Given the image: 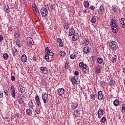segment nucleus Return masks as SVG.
<instances>
[{
	"label": "nucleus",
	"instance_id": "obj_1",
	"mask_svg": "<svg viewBox=\"0 0 125 125\" xmlns=\"http://www.w3.org/2000/svg\"><path fill=\"white\" fill-rule=\"evenodd\" d=\"M118 22L115 20V19L111 20L110 21V26L112 28V30L113 33H118L119 27H118Z\"/></svg>",
	"mask_w": 125,
	"mask_h": 125
},
{
	"label": "nucleus",
	"instance_id": "obj_2",
	"mask_svg": "<svg viewBox=\"0 0 125 125\" xmlns=\"http://www.w3.org/2000/svg\"><path fill=\"white\" fill-rule=\"evenodd\" d=\"M109 46H110V48L112 50H116L118 49V44L116 42L113 41H110Z\"/></svg>",
	"mask_w": 125,
	"mask_h": 125
},
{
	"label": "nucleus",
	"instance_id": "obj_3",
	"mask_svg": "<svg viewBox=\"0 0 125 125\" xmlns=\"http://www.w3.org/2000/svg\"><path fill=\"white\" fill-rule=\"evenodd\" d=\"M40 12L42 16H43V17H45L46 16H47V14H48V12L47 11V10L44 7H42L41 9Z\"/></svg>",
	"mask_w": 125,
	"mask_h": 125
},
{
	"label": "nucleus",
	"instance_id": "obj_4",
	"mask_svg": "<svg viewBox=\"0 0 125 125\" xmlns=\"http://www.w3.org/2000/svg\"><path fill=\"white\" fill-rule=\"evenodd\" d=\"M42 98L43 103H46V101L48 99V95L46 93H43L42 95Z\"/></svg>",
	"mask_w": 125,
	"mask_h": 125
},
{
	"label": "nucleus",
	"instance_id": "obj_5",
	"mask_svg": "<svg viewBox=\"0 0 125 125\" xmlns=\"http://www.w3.org/2000/svg\"><path fill=\"white\" fill-rule=\"evenodd\" d=\"M45 52L47 53V55H49V56H53V55H54V53L51 52V50L49 49V48L47 46L45 48Z\"/></svg>",
	"mask_w": 125,
	"mask_h": 125
},
{
	"label": "nucleus",
	"instance_id": "obj_6",
	"mask_svg": "<svg viewBox=\"0 0 125 125\" xmlns=\"http://www.w3.org/2000/svg\"><path fill=\"white\" fill-rule=\"evenodd\" d=\"M82 44V45H83V46H85V45H88V44H89V40H88V39H85L83 40Z\"/></svg>",
	"mask_w": 125,
	"mask_h": 125
},
{
	"label": "nucleus",
	"instance_id": "obj_7",
	"mask_svg": "<svg viewBox=\"0 0 125 125\" xmlns=\"http://www.w3.org/2000/svg\"><path fill=\"white\" fill-rule=\"evenodd\" d=\"M35 101L38 106H41V105H42V103H41V100L40 99V97H39V95L36 96Z\"/></svg>",
	"mask_w": 125,
	"mask_h": 125
},
{
	"label": "nucleus",
	"instance_id": "obj_8",
	"mask_svg": "<svg viewBox=\"0 0 125 125\" xmlns=\"http://www.w3.org/2000/svg\"><path fill=\"white\" fill-rule=\"evenodd\" d=\"M40 70L42 71V74L44 75H46L47 74L48 70H47V68L44 66H42L40 67Z\"/></svg>",
	"mask_w": 125,
	"mask_h": 125
},
{
	"label": "nucleus",
	"instance_id": "obj_9",
	"mask_svg": "<svg viewBox=\"0 0 125 125\" xmlns=\"http://www.w3.org/2000/svg\"><path fill=\"white\" fill-rule=\"evenodd\" d=\"M99 14H103L104 11H105V7L104 6L101 5L99 7V10L98 11Z\"/></svg>",
	"mask_w": 125,
	"mask_h": 125
},
{
	"label": "nucleus",
	"instance_id": "obj_10",
	"mask_svg": "<svg viewBox=\"0 0 125 125\" xmlns=\"http://www.w3.org/2000/svg\"><path fill=\"white\" fill-rule=\"evenodd\" d=\"M73 35V36L72 37V40L74 42H76V41H77L79 38H80V36H79V34H78L77 33H75Z\"/></svg>",
	"mask_w": 125,
	"mask_h": 125
},
{
	"label": "nucleus",
	"instance_id": "obj_11",
	"mask_svg": "<svg viewBox=\"0 0 125 125\" xmlns=\"http://www.w3.org/2000/svg\"><path fill=\"white\" fill-rule=\"evenodd\" d=\"M19 91L21 92V93H23L25 91V87L24 86L22 85H20L18 87Z\"/></svg>",
	"mask_w": 125,
	"mask_h": 125
},
{
	"label": "nucleus",
	"instance_id": "obj_12",
	"mask_svg": "<svg viewBox=\"0 0 125 125\" xmlns=\"http://www.w3.org/2000/svg\"><path fill=\"white\" fill-rule=\"evenodd\" d=\"M103 116V109H102V108H100L98 110V118L100 119V118H102Z\"/></svg>",
	"mask_w": 125,
	"mask_h": 125
},
{
	"label": "nucleus",
	"instance_id": "obj_13",
	"mask_svg": "<svg viewBox=\"0 0 125 125\" xmlns=\"http://www.w3.org/2000/svg\"><path fill=\"white\" fill-rule=\"evenodd\" d=\"M71 82L72 83V84H73V85H75V84H77V83H80V81H77V80H76V78H75L74 77H72L71 79Z\"/></svg>",
	"mask_w": 125,
	"mask_h": 125
},
{
	"label": "nucleus",
	"instance_id": "obj_14",
	"mask_svg": "<svg viewBox=\"0 0 125 125\" xmlns=\"http://www.w3.org/2000/svg\"><path fill=\"white\" fill-rule=\"evenodd\" d=\"M83 52L85 54H88V53L90 52V49L89 47H88V46H86L83 48Z\"/></svg>",
	"mask_w": 125,
	"mask_h": 125
},
{
	"label": "nucleus",
	"instance_id": "obj_15",
	"mask_svg": "<svg viewBox=\"0 0 125 125\" xmlns=\"http://www.w3.org/2000/svg\"><path fill=\"white\" fill-rule=\"evenodd\" d=\"M57 91L60 95V96H62V95H63L65 92V90H64L63 88H60L57 89Z\"/></svg>",
	"mask_w": 125,
	"mask_h": 125
},
{
	"label": "nucleus",
	"instance_id": "obj_16",
	"mask_svg": "<svg viewBox=\"0 0 125 125\" xmlns=\"http://www.w3.org/2000/svg\"><path fill=\"white\" fill-rule=\"evenodd\" d=\"M80 114V111H79V110L76 109L74 111L73 116V117H75V118H78V117H79Z\"/></svg>",
	"mask_w": 125,
	"mask_h": 125
},
{
	"label": "nucleus",
	"instance_id": "obj_17",
	"mask_svg": "<svg viewBox=\"0 0 125 125\" xmlns=\"http://www.w3.org/2000/svg\"><path fill=\"white\" fill-rule=\"evenodd\" d=\"M4 10L6 13H9L10 12V9H9V7H8V5H4L3 6Z\"/></svg>",
	"mask_w": 125,
	"mask_h": 125
},
{
	"label": "nucleus",
	"instance_id": "obj_18",
	"mask_svg": "<svg viewBox=\"0 0 125 125\" xmlns=\"http://www.w3.org/2000/svg\"><path fill=\"white\" fill-rule=\"evenodd\" d=\"M76 33L75 32V29L73 28H70L69 29V37H71L72 35H74Z\"/></svg>",
	"mask_w": 125,
	"mask_h": 125
},
{
	"label": "nucleus",
	"instance_id": "obj_19",
	"mask_svg": "<svg viewBox=\"0 0 125 125\" xmlns=\"http://www.w3.org/2000/svg\"><path fill=\"white\" fill-rule=\"evenodd\" d=\"M98 99H99V100H103V94H102V92L101 91H99L98 92Z\"/></svg>",
	"mask_w": 125,
	"mask_h": 125
},
{
	"label": "nucleus",
	"instance_id": "obj_20",
	"mask_svg": "<svg viewBox=\"0 0 125 125\" xmlns=\"http://www.w3.org/2000/svg\"><path fill=\"white\" fill-rule=\"evenodd\" d=\"M4 93H5V96L7 99L10 97V93L9 92L7 89H5L4 91Z\"/></svg>",
	"mask_w": 125,
	"mask_h": 125
},
{
	"label": "nucleus",
	"instance_id": "obj_21",
	"mask_svg": "<svg viewBox=\"0 0 125 125\" xmlns=\"http://www.w3.org/2000/svg\"><path fill=\"white\" fill-rule=\"evenodd\" d=\"M78 106H79L78 103H72L71 104V108H72V109H73V110H75L77 108V107H78Z\"/></svg>",
	"mask_w": 125,
	"mask_h": 125
},
{
	"label": "nucleus",
	"instance_id": "obj_22",
	"mask_svg": "<svg viewBox=\"0 0 125 125\" xmlns=\"http://www.w3.org/2000/svg\"><path fill=\"white\" fill-rule=\"evenodd\" d=\"M109 84L111 86H114L116 84V81L114 80V78H112L110 79V81L109 82Z\"/></svg>",
	"mask_w": 125,
	"mask_h": 125
},
{
	"label": "nucleus",
	"instance_id": "obj_23",
	"mask_svg": "<svg viewBox=\"0 0 125 125\" xmlns=\"http://www.w3.org/2000/svg\"><path fill=\"white\" fill-rule=\"evenodd\" d=\"M121 24L122 25V27L124 29H125V18H122L120 21Z\"/></svg>",
	"mask_w": 125,
	"mask_h": 125
},
{
	"label": "nucleus",
	"instance_id": "obj_24",
	"mask_svg": "<svg viewBox=\"0 0 125 125\" xmlns=\"http://www.w3.org/2000/svg\"><path fill=\"white\" fill-rule=\"evenodd\" d=\"M21 60L23 63L27 61V56L26 55L23 54L21 56Z\"/></svg>",
	"mask_w": 125,
	"mask_h": 125
},
{
	"label": "nucleus",
	"instance_id": "obj_25",
	"mask_svg": "<svg viewBox=\"0 0 125 125\" xmlns=\"http://www.w3.org/2000/svg\"><path fill=\"white\" fill-rule=\"evenodd\" d=\"M26 112L27 115H28V116H29L30 117H31L32 115H33V112H32V110H31V109L30 108L26 109Z\"/></svg>",
	"mask_w": 125,
	"mask_h": 125
},
{
	"label": "nucleus",
	"instance_id": "obj_26",
	"mask_svg": "<svg viewBox=\"0 0 125 125\" xmlns=\"http://www.w3.org/2000/svg\"><path fill=\"white\" fill-rule=\"evenodd\" d=\"M87 65L84 64V66L82 68V71L84 73H87L88 72V69H87Z\"/></svg>",
	"mask_w": 125,
	"mask_h": 125
},
{
	"label": "nucleus",
	"instance_id": "obj_27",
	"mask_svg": "<svg viewBox=\"0 0 125 125\" xmlns=\"http://www.w3.org/2000/svg\"><path fill=\"white\" fill-rule=\"evenodd\" d=\"M63 26L64 29H65V30H68V29L70 28V25H69V23L67 22L64 23Z\"/></svg>",
	"mask_w": 125,
	"mask_h": 125
},
{
	"label": "nucleus",
	"instance_id": "obj_28",
	"mask_svg": "<svg viewBox=\"0 0 125 125\" xmlns=\"http://www.w3.org/2000/svg\"><path fill=\"white\" fill-rule=\"evenodd\" d=\"M60 57L63 58L66 56V53L64 51H62L60 52Z\"/></svg>",
	"mask_w": 125,
	"mask_h": 125
},
{
	"label": "nucleus",
	"instance_id": "obj_29",
	"mask_svg": "<svg viewBox=\"0 0 125 125\" xmlns=\"http://www.w3.org/2000/svg\"><path fill=\"white\" fill-rule=\"evenodd\" d=\"M111 60L112 63H116L117 62V56L114 55L113 57H112Z\"/></svg>",
	"mask_w": 125,
	"mask_h": 125
},
{
	"label": "nucleus",
	"instance_id": "obj_30",
	"mask_svg": "<svg viewBox=\"0 0 125 125\" xmlns=\"http://www.w3.org/2000/svg\"><path fill=\"white\" fill-rule=\"evenodd\" d=\"M70 57L71 59H75V58L77 57V53L74 52L71 55H70Z\"/></svg>",
	"mask_w": 125,
	"mask_h": 125
},
{
	"label": "nucleus",
	"instance_id": "obj_31",
	"mask_svg": "<svg viewBox=\"0 0 125 125\" xmlns=\"http://www.w3.org/2000/svg\"><path fill=\"white\" fill-rule=\"evenodd\" d=\"M13 56H16L17 55V49L15 47L13 48Z\"/></svg>",
	"mask_w": 125,
	"mask_h": 125
},
{
	"label": "nucleus",
	"instance_id": "obj_32",
	"mask_svg": "<svg viewBox=\"0 0 125 125\" xmlns=\"http://www.w3.org/2000/svg\"><path fill=\"white\" fill-rule=\"evenodd\" d=\"M112 11L114 13L118 11V8H117V5H112Z\"/></svg>",
	"mask_w": 125,
	"mask_h": 125
},
{
	"label": "nucleus",
	"instance_id": "obj_33",
	"mask_svg": "<svg viewBox=\"0 0 125 125\" xmlns=\"http://www.w3.org/2000/svg\"><path fill=\"white\" fill-rule=\"evenodd\" d=\"M119 104H120V101L118 100H115L113 102V104L114 105V106H115V107H117V106H119Z\"/></svg>",
	"mask_w": 125,
	"mask_h": 125
},
{
	"label": "nucleus",
	"instance_id": "obj_34",
	"mask_svg": "<svg viewBox=\"0 0 125 125\" xmlns=\"http://www.w3.org/2000/svg\"><path fill=\"white\" fill-rule=\"evenodd\" d=\"M91 23L96 22V17L95 16H93L91 19Z\"/></svg>",
	"mask_w": 125,
	"mask_h": 125
},
{
	"label": "nucleus",
	"instance_id": "obj_35",
	"mask_svg": "<svg viewBox=\"0 0 125 125\" xmlns=\"http://www.w3.org/2000/svg\"><path fill=\"white\" fill-rule=\"evenodd\" d=\"M97 62L99 64H102V63H103V59L98 58L97 59Z\"/></svg>",
	"mask_w": 125,
	"mask_h": 125
},
{
	"label": "nucleus",
	"instance_id": "obj_36",
	"mask_svg": "<svg viewBox=\"0 0 125 125\" xmlns=\"http://www.w3.org/2000/svg\"><path fill=\"white\" fill-rule=\"evenodd\" d=\"M27 43L28 44V45H32V44H33V39H30L29 41L27 42Z\"/></svg>",
	"mask_w": 125,
	"mask_h": 125
},
{
	"label": "nucleus",
	"instance_id": "obj_37",
	"mask_svg": "<svg viewBox=\"0 0 125 125\" xmlns=\"http://www.w3.org/2000/svg\"><path fill=\"white\" fill-rule=\"evenodd\" d=\"M11 96L13 98H15V96H16V93H15V91H11Z\"/></svg>",
	"mask_w": 125,
	"mask_h": 125
},
{
	"label": "nucleus",
	"instance_id": "obj_38",
	"mask_svg": "<svg viewBox=\"0 0 125 125\" xmlns=\"http://www.w3.org/2000/svg\"><path fill=\"white\" fill-rule=\"evenodd\" d=\"M8 54H7V53H5L3 55V58L4 59H8Z\"/></svg>",
	"mask_w": 125,
	"mask_h": 125
},
{
	"label": "nucleus",
	"instance_id": "obj_39",
	"mask_svg": "<svg viewBox=\"0 0 125 125\" xmlns=\"http://www.w3.org/2000/svg\"><path fill=\"white\" fill-rule=\"evenodd\" d=\"M51 8H52V10L55 11V10H56V5H55V4H52L51 5Z\"/></svg>",
	"mask_w": 125,
	"mask_h": 125
},
{
	"label": "nucleus",
	"instance_id": "obj_40",
	"mask_svg": "<svg viewBox=\"0 0 125 125\" xmlns=\"http://www.w3.org/2000/svg\"><path fill=\"white\" fill-rule=\"evenodd\" d=\"M28 106L29 108H31V109H32V108L34 107V103H33V102L29 103L28 104Z\"/></svg>",
	"mask_w": 125,
	"mask_h": 125
},
{
	"label": "nucleus",
	"instance_id": "obj_41",
	"mask_svg": "<svg viewBox=\"0 0 125 125\" xmlns=\"http://www.w3.org/2000/svg\"><path fill=\"white\" fill-rule=\"evenodd\" d=\"M83 5L85 7H87V6H89V3L87 1H84L83 2Z\"/></svg>",
	"mask_w": 125,
	"mask_h": 125
},
{
	"label": "nucleus",
	"instance_id": "obj_42",
	"mask_svg": "<svg viewBox=\"0 0 125 125\" xmlns=\"http://www.w3.org/2000/svg\"><path fill=\"white\" fill-rule=\"evenodd\" d=\"M121 111L122 113H125V104H123V106H122Z\"/></svg>",
	"mask_w": 125,
	"mask_h": 125
},
{
	"label": "nucleus",
	"instance_id": "obj_43",
	"mask_svg": "<svg viewBox=\"0 0 125 125\" xmlns=\"http://www.w3.org/2000/svg\"><path fill=\"white\" fill-rule=\"evenodd\" d=\"M101 123H102L103 124H104V123H105V122H106V117H103L101 120Z\"/></svg>",
	"mask_w": 125,
	"mask_h": 125
},
{
	"label": "nucleus",
	"instance_id": "obj_44",
	"mask_svg": "<svg viewBox=\"0 0 125 125\" xmlns=\"http://www.w3.org/2000/svg\"><path fill=\"white\" fill-rule=\"evenodd\" d=\"M90 97H91V99H92V100H95V94H91Z\"/></svg>",
	"mask_w": 125,
	"mask_h": 125
},
{
	"label": "nucleus",
	"instance_id": "obj_45",
	"mask_svg": "<svg viewBox=\"0 0 125 125\" xmlns=\"http://www.w3.org/2000/svg\"><path fill=\"white\" fill-rule=\"evenodd\" d=\"M35 112L37 113L38 115H40V114H41V109H40V108H37L35 110Z\"/></svg>",
	"mask_w": 125,
	"mask_h": 125
},
{
	"label": "nucleus",
	"instance_id": "obj_46",
	"mask_svg": "<svg viewBox=\"0 0 125 125\" xmlns=\"http://www.w3.org/2000/svg\"><path fill=\"white\" fill-rule=\"evenodd\" d=\"M64 68H65V69H66V70H67V69H68V68H69V64H68L67 62H66L65 63Z\"/></svg>",
	"mask_w": 125,
	"mask_h": 125
},
{
	"label": "nucleus",
	"instance_id": "obj_47",
	"mask_svg": "<svg viewBox=\"0 0 125 125\" xmlns=\"http://www.w3.org/2000/svg\"><path fill=\"white\" fill-rule=\"evenodd\" d=\"M84 66V63L83 62H80L79 63V67L80 68H83Z\"/></svg>",
	"mask_w": 125,
	"mask_h": 125
},
{
	"label": "nucleus",
	"instance_id": "obj_48",
	"mask_svg": "<svg viewBox=\"0 0 125 125\" xmlns=\"http://www.w3.org/2000/svg\"><path fill=\"white\" fill-rule=\"evenodd\" d=\"M16 45H17L18 47H21L23 44H22V42H21L20 43H16Z\"/></svg>",
	"mask_w": 125,
	"mask_h": 125
},
{
	"label": "nucleus",
	"instance_id": "obj_49",
	"mask_svg": "<svg viewBox=\"0 0 125 125\" xmlns=\"http://www.w3.org/2000/svg\"><path fill=\"white\" fill-rule=\"evenodd\" d=\"M100 84L102 86H104L105 85V82L104 81H100Z\"/></svg>",
	"mask_w": 125,
	"mask_h": 125
},
{
	"label": "nucleus",
	"instance_id": "obj_50",
	"mask_svg": "<svg viewBox=\"0 0 125 125\" xmlns=\"http://www.w3.org/2000/svg\"><path fill=\"white\" fill-rule=\"evenodd\" d=\"M35 11H36V16H40V11H39V10L37 9V10H35Z\"/></svg>",
	"mask_w": 125,
	"mask_h": 125
},
{
	"label": "nucleus",
	"instance_id": "obj_51",
	"mask_svg": "<svg viewBox=\"0 0 125 125\" xmlns=\"http://www.w3.org/2000/svg\"><path fill=\"white\" fill-rule=\"evenodd\" d=\"M96 74H100V68H96Z\"/></svg>",
	"mask_w": 125,
	"mask_h": 125
},
{
	"label": "nucleus",
	"instance_id": "obj_52",
	"mask_svg": "<svg viewBox=\"0 0 125 125\" xmlns=\"http://www.w3.org/2000/svg\"><path fill=\"white\" fill-rule=\"evenodd\" d=\"M63 45H64V43H63V42H62V41H61V42H59V46H60V47H63Z\"/></svg>",
	"mask_w": 125,
	"mask_h": 125
},
{
	"label": "nucleus",
	"instance_id": "obj_53",
	"mask_svg": "<svg viewBox=\"0 0 125 125\" xmlns=\"http://www.w3.org/2000/svg\"><path fill=\"white\" fill-rule=\"evenodd\" d=\"M32 7L34 8L35 10H37L38 9V7H37V5H36V4H33L32 5Z\"/></svg>",
	"mask_w": 125,
	"mask_h": 125
},
{
	"label": "nucleus",
	"instance_id": "obj_54",
	"mask_svg": "<svg viewBox=\"0 0 125 125\" xmlns=\"http://www.w3.org/2000/svg\"><path fill=\"white\" fill-rule=\"evenodd\" d=\"M45 59L46 60H48V59H49V56L47 54V53H46V55H45Z\"/></svg>",
	"mask_w": 125,
	"mask_h": 125
},
{
	"label": "nucleus",
	"instance_id": "obj_55",
	"mask_svg": "<svg viewBox=\"0 0 125 125\" xmlns=\"http://www.w3.org/2000/svg\"><path fill=\"white\" fill-rule=\"evenodd\" d=\"M3 97V93L2 91H0V98H2Z\"/></svg>",
	"mask_w": 125,
	"mask_h": 125
},
{
	"label": "nucleus",
	"instance_id": "obj_56",
	"mask_svg": "<svg viewBox=\"0 0 125 125\" xmlns=\"http://www.w3.org/2000/svg\"><path fill=\"white\" fill-rule=\"evenodd\" d=\"M11 81H12L13 82L15 81V77H14V76H12L11 77Z\"/></svg>",
	"mask_w": 125,
	"mask_h": 125
},
{
	"label": "nucleus",
	"instance_id": "obj_57",
	"mask_svg": "<svg viewBox=\"0 0 125 125\" xmlns=\"http://www.w3.org/2000/svg\"><path fill=\"white\" fill-rule=\"evenodd\" d=\"M95 8V7H94V6L93 5H91L90 7V9H91V10H94Z\"/></svg>",
	"mask_w": 125,
	"mask_h": 125
},
{
	"label": "nucleus",
	"instance_id": "obj_58",
	"mask_svg": "<svg viewBox=\"0 0 125 125\" xmlns=\"http://www.w3.org/2000/svg\"><path fill=\"white\" fill-rule=\"evenodd\" d=\"M11 89L12 91H15V88H14V86L12 85L11 86Z\"/></svg>",
	"mask_w": 125,
	"mask_h": 125
},
{
	"label": "nucleus",
	"instance_id": "obj_59",
	"mask_svg": "<svg viewBox=\"0 0 125 125\" xmlns=\"http://www.w3.org/2000/svg\"><path fill=\"white\" fill-rule=\"evenodd\" d=\"M74 75L75 76H79V71H75Z\"/></svg>",
	"mask_w": 125,
	"mask_h": 125
},
{
	"label": "nucleus",
	"instance_id": "obj_60",
	"mask_svg": "<svg viewBox=\"0 0 125 125\" xmlns=\"http://www.w3.org/2000/svg\"><path fill=\"white\" fill-rule=\"evenodd\" d=\"M58 42H61L62 41V40L60 38H58L57 40Z\"/></svg>",
	"mask_w": 125,
	"mask_h": 125
},
{
	"label": "nucleus",
	"instance_id": "obj_61",
	"mask_svg": "<svg viewBox=\"0 0 125 125\" xmlns=\"http://www.w3.org/2000/svg\"><path fill=\"white\" fill-rule=\"evenodd\" d=\"M2 40H3V37H2V36L0 35V42H1Z\"/></svg>",
	"mask_w": 125,
	"mask_h": 125
},
{
	"label": "nucleus",
	"instance_id": "obj_62",
	"mask_svg": "<svg viewBox=\"0 0 125 125\" xmlns=\"http://www.w3.org/2000/svg\"><path fill=\"white\" fill-rule=\"evenodd\" d=\"M32 60H33V61H37V58L36 57H33Z\"/></svg>",
	"mask_w": 125,
	"mask_h": 125
},
{
	"label": "nucleus",
	"instance_id": "obj_63",
	"mask_svg": "<svg viewBox=\"0 0 125 125\" xmlns=\"http://www.w3.org/2000/svg\"><path fill=\"white\" fill-rule=\"evenodd\" d=\"M5 119L7 121V122H9V120H8V117L7 116L5 117Z\"/></svg>",
	"mask_w": 125,
	"mask_h": 125
},
{
	"label": "nucleus",
	"instance_id": "obj_64",
	"mask_svg": "<svg viewBox=\"0 0 125 125\" xmlns=\"http://www.w3.org/2000/svg\"><path fill=\"white\" fill-rule=\"evenodd\" d=\"M20 42H20V40H17V41H16V43H20Z\"/></svg>",
	"mask_w": 125,
	"mask_h": 125
}]
</instances>
